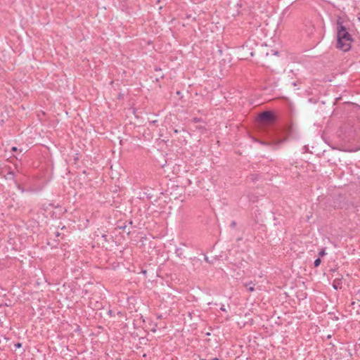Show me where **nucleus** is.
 <instances>
[{"label":"nucleus","mask_w":360,"mask_h":360,"mask_svg":"<svg viewBox=\"0 0 360 360\" xmlns=\"http://www.w3.org/2000/svg\"><path fill=\"white\" fill-rule=\"evenodd\" d=\"M337 44L336 48L344 51H348L352 47L354 41L352 35L348 32V28L344 25L342 18L337 19Z\"/></svg>","instance_id":"1"},{"label":"nucleus","mask_w":360,"mask_h":360,"mask_svg":"<svg viewBox=\"0 0 360 360\" xmlns=\"http://www.w3.org/2000/svg\"><path fill=\"white\" fill-rule=\"evenodd\" d=\"M257 120L261 124L266 126L273 124L276 117L271 111H264L259 114Z\"/></svg>","instance_id":"2"},{"label":"nucleus","mask_w":360,"mask_h":360,"mask_svg":"<svg viewBox=\"0 0 360 360\" xmlns=\"http://www.w3.org/2000/svg\"><path fill=\"white\" fill-rule=\"evenodd\" d=\"M284 141H285V139L280 140L278 141H273V142H267V141H258V142L263 146H271V147H272L273 149H276L277 146L281 144V143H283Z\"/></svg>","instance_id":"3"},{"label":"nucleus","mask_w":360,"mask_h":360,"mask_svg":"<svg viewBox=\"0 0 360 360\" xmlns=\"http://www.w3.org/2000/svg\"><path fill=\"white\" fill-rule=\"evenodd\" d=\"M305 30L308 35H312L314 33L315 27L311 22L308 21L305 24Z\"/></svg>","instance_id":"4"},{"label":"nucleus","mask_w":360,"mask_h":360,"mask_svg":"<svg viewBox=\"0 0 360 360\" xmlns=\"http://www.w3.org/2000/svg\"><path fill=\"white\" fill-rule=\"evenodd\" d=\"M342 276H340V277H339V278H336L335 279H334V281L333 282V287L334 289L339 290L342 288Z\"/></svg>","instance_id":"5"},{"label":"nucleus","mask_w":360,"mask_h":360,"mask_svg":"<svg viewBox=\"0 0 360 360\" xmlns=\"http://www.w3.org/2000/svg\"><path fill=\"white\" fill-rule=\"evenodd\" d=\"M6 178L9 180H13L14 182H15V181H16L15 180V174L14 172L11 169L7 172Z\"/></svg>","instance_id":"6"},{"label":"nucleus","mask_w":360,"mask_h":360,"mask_svg":"<svg viewBox=\"0 0 360 360\" xmlns=\"http://www.w3.org/2000/svg\"><path fill=\"white\" fill-rule=\"evenodd\" d=\"M15 185L21 193H24L25 191V188L20 184H18L17 181H15Z\"/></svg>","instance_id":"7"},{"label":"nucleus","mask_w":360,"mask_h":360,"mask_svg":"<svg viewBox=\"0 0 360 360\" xmlns=\"http://www.w3.org/2000/svg\"><path fill=\"white\" fill-rule=\"evenodd\" d=\"M321 262V260L320 257H318L317 259H316L314 260V266L315 267H318V266L320 265Z\"/></svg>","instance_id":"8"},{"label":"nucleus","mask_w":360,"mask_h":360,"mask_svg":"<svg viewBox=\"0 0 360 360\" xmlns=\"http://www.w3.org/2000/svg\"><path fill=\"white\" fill-rule=\"evenodd\" d=\"M326 255V249L325 248H322L321 250V251L319 252V257H323Z\"/></svg>","instance_id":"9"},{"label":"nucleus","mask_w":360,"mask_h":360,"mask_svg":"<svg viewBox=\"0 0 360 360\" xmlns=\"http://www.w3.org/2000/svg\"><path fill=\"white\" fill-rule=\"evenodd\" d=\"M200 121H201V119L199 117H193V122L194 123H198V122H200Z\"/></svg>","instance_id":"10"},{"label":"nucleus","mask_w":360,"mask_h":360,"mask_svg":"<svg viewBox=\"0 0 360 360\" xmlns=\"http://www.w3.org/2000/svg\"><path fill=\"white\" fill-rule=\"evenodd\" d=\"M236 226V222L235 221H232L231 224H230V227L231 228H234Z\"/></svg>","instance_id":"11"},{"label":"nucleus","mask_w":360,"mask_h":360,"mask_svg":"<svg viewBox=\"0 0 360 360\" xmlns=\"http://www.w3.org/2000/svg\"><path fill=\"white\" fill-rule=\"evenodd\" d=\"M14 346H15V348H20L22 347V343L17 342V343L15 344Z\"/></svg>","instance_id":"12"},{"label":"nucleus","mask_w":360,"mask_h":360,"mask_svg":"<svg viewBox=\"0 0 360 360\" xmlns=\"http://www.w3.org/2000/svg\"><path fill=\"white\" fill-rule=\"evenodd\" d=\"M248 290L249 292H253L255 290V288L253 286H250L248 288Z\"/></svg>","instance_id":"13"},{"label":"nucleus","mask_w":360,"mask_h":360,"mask_svg":"<svg viewBox=\"0 0 360 360\" xmlns=\"http://www.w3.org/2000/svg\"><path fill=\"white\" fill-rule=\"evenodd\" d=\"M101 238H103L105 241H108L107 238H108V236L105 235V234H103L101 236Z\"/></svg>","instance_id":"14"},{"label":"nucleus","mask_w":360,"mask_h":360,"mask_svg":"<svg viewBox=\"0 0 360 360\" xmlns=\"http://www.w3.org/2000/svg\"><path fill=\"white\" fill-rule=\"evenodd\" d=\"M119 228H120V229H122V230H124H124H125V229L127 228V226H126V225H124V226H119Z\"/></svg>","instance_id":"15"},{"label":"nucleus","mask_w":360,"mask_h":360,"mask_svg":"<svg viewBox=\"0 0 360 360\" xmlns=\"http://www.w3.org/2000/svg\"><path fill=\"white\" fill-rule=\"evenodd\" d=\"M11 150H12V151H17V150H18V148H17V147L13 146V147H12Z\"/></svg>","instance_id":"16"},{"label":"nucleus","mask_w":360,"mask_h":360,"mask_svg":"<svg viewBox=\"0 0 360 360\" xmlns=\"http://www.w3.org/2000/svg\"><path fill=\"white\" fill-rule=\"evenodd\" d=\"M250 284H252V281H250L249 283H245V285L246 287H248V285H250Z\"/></svg>","instance_id":"17"},{"label":"nucleus","mask_w":360,"mask_h":360,"mask_svg":"<svg viewBox=\"0 0 360 360\" xmlns=\"http://www.w3.org/2000/svg\"><path fill=\"white\" fill-rule=\"evenodd\" d=\"M146 272H147V271H146V270H143V271H142V273H143V274H146Z\"/></svg>","instance_id":"18"},{"label":"nucleus","mask_w":360,"mask_h":360,"mask_svg":"<svg viewBox=\"0 0 360 360\" xmlns=\"http://www.w3.org/2000/svg\"><path fill=\"white\" fill-rule=\"evenodd\" d=\"M56 236H59L60 233L58 232H56Z\"/></svg>","instance_id":"19"},{"label":"nucleus","mask_w":360,"mask_h":360,"mask_svg":"<svg viewBox=\"0 0 360 360\" xmlns=\"http://www.w3.org/2000/svg\"><path fill=\"white\" fill-rule=\"evenodd\" d=\"M211 360H219V359L218 358H213Z\"/></svg>","instance_id":"20"},{"label":"nucleus","mask_w":360,"mask_h":360,"mask_svg":"<svg viewBox=\"0 0 360 360\" xmlns=\"http://www.w3.org/2000/svg\"><path fill=\"white\" fill-rule=\"evenodd\" d=\"M129 225H132V224H133V223H132V221H130L129 222Z\"/></svg>","instance_id":"21"},{"label":"nucleus","mask_w":360,"mask_h":360,"mask_svg":"<svg viewBox=\"0 0 360 360\" xmlns=\"http://www.w3.org/2000/svg\"><path fill=\"white\" fill-rule=\"evenodd\" d=\"M221 310H222V311H225V309H224V307H221Z\"/></svg>","instance_id":"22"},{"label":"nucleus","mask_w":360,"mask_h":360,"mask_svg":"<svg viewBox=\"0 0 360 360\" xmlns=\"http://www.w3.org/2000/svg\"><path fill=\"white\" fill-rule=\"evenodd\" d=\"M205 259L206 261H208V259H207V257H205Z\"/></svg>","instance_id":"23"}]
</instances>
